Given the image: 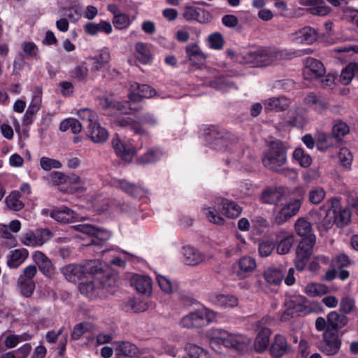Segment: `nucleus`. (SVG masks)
I'll list each match as a JSON object with an SVG mask.
<instances>
[{
    "instance_id": "nucleus-61",
    "label": "nucleus",
    "mask_w": 358,
    "mask_h": 358,
    "mask_svg": "<svg viewBox=\"0 0 358 358\" xmlns=\"http://www.w3.org/2000/svg\"><path fill=\"white\" fill-rule=\"evenodd\" d=\"M79 289L82 294H84L87 297H92L94 295L98 294L97 287L95 285V282L93 281L81 283L80 285Z\"/></svg>"
},
{
    "instance_id": "nucleus-38",
    "label": "nucleus",
    "mask_w": 358,
    "mask_h": 358,
    "mask_svg": "<svg viewBox=\"0 0 358 358\" xmlns=\"http://www.w3.org/2000/svg\"><path fill=\"white\" fill-rule=\"evenodd\" d=\"M303 292L310 297H317L327 294L329 288L324 284L310 282L304 287Z\"/></svg>"
},
{
    "instance_id": "nucleus-11",
    "label": "nucleus",
    "mask_w": 358,
    "mask_h": 358,
    "mask_svg": "<svg viewBox=\"0 0 358 358\" xmlns=\"http://www.w3.org/2000/svg\"><path fill=\"white\" fill-rule=\"evenodd\" d=\"M317 37V30L310 26L302 27L289 35V38L292 42L308 45L315 43Z\"/></svg>"
},
{
    "instance_id": "nucleus-43",
    "label": "nucleus",
    "mask_w": 358,
    "mask_h": 358,
    "mask_svg": "<svg viewBox=\"0 0 358 358\" xmlns=\"http://www.w3.org/2000/svg\"><path fill=\"white\" fill-rule=\"evenodd\" d=\"M289 113L290 117L287 122V124L298 128H302L307 124V117L301 111L294 110L289 111Z\"/></svg>"
},
{
    "instance_id": "nucleus-10",
    "label": "nucleus",
    "mask_w": 358,
    "mask_h": 358,
    "mask_svg": "<svg viewBox=\"0 0 358 358\" xmlns=\"http://www.w3.org/2000/svg\"><path fill=\"white\" fill-rule=\"evenodd\" d=\"M324 343L321 350L327 355H334L338 353L341 345V341L338 338L336 331L329 329H327L323 334Z\"/></svg>"
},
{
    "instance_id": "nucleus-24",
    "label": "nucleus",
    "mask_w": 358,
    "mask_h": 358,
    "mask_svg": "<svg viewBox=\"0 0 358 358\" xmlns=\"http://www.w3.org/2000/svg\"><path fill=\"white\" fill-rule=\"evenodd\" d=\"M110 59L111 53L109 48L103 47L99 50L94 56L90 57V59L94 61L92 69L99 71L110 62Z\"/></svg>"
},
{
    "instance_id": "nucleus-13",
    "label": "nucleus",
    "mask_w": 358,
    "mask_h": 358,
    "mask_svg": "<svg viewBox=\"0 0 358 358\" xmlns=\"http://www.w3.org/2000/svg\"><path fill=\"white\" fill-rule=\"evenodd\" d=\"M209 301L213 306L222 309L233 308L239 303L238 297L230 294H211Z\"/></svg>"
},
{
    "instance_id": "nucleus-16",
    "label": "nucleus",
    "mask_w": 358,
    "mask_h": 358,
    "mask_svg": "<svg viewBox=\"0 0 358 358\" xmlns=\"http://www.w3.org/2000/svg\"><path fill=\"white\" fill-rule=\"evenodd\" d=\"M112 145L117 155L127 162H131L136 154L133 146L122 142L117 135L112 139Z\"/></svg>"
},
{
    "instance_id": "nucleus-56",
    "label": "nucleus",
    "mask_w": 358,
    "mask_h": 358,
    "mask_svg": "<svg viewBox=\"0 0 358 358\" xmlns=\"http://www.w3.org/2000/svg\"><path fill=\"white\" fill-rule=\"evenodd\" d=\"M157 280L164 293L171 294L176 289V285L164 275H157Z\"/></svg>"
},
{
    "instance_id": "nucleus-21",
    "label": "nucleus",
    "mask_w": 358,
    "mask_h": 358,
    "mask_svg": "<svg viewBox=\"0 0 358 358\" xmlns=\"http://www.w3.org/2000/svg\"><path fill=\"white\" fill-rule=\"evenodd\" d=\"M332 210L335 212L334 222L338 227H343L350 220V212L348 208L340 209L338 208L340 202L336 198L330 200Z\"/></svg>"
},
{
    "instance_id": "nucleus-64",
    "label": "nucleus",
    "mask_w": 358,
    "mask_h": 358,
    "mask_svg": "<svg viewBox=\"0 0 358 358\" xmlns=\"http://www.w3.org/2000/svg\"><path fill=\"white\" fill-rule=\"evenodd\" d=\"M334 217L335 212L332 210L331 207L329 209L327 210L326 216L321 221L319 226L320 228L323 229L325 231H327L329 229H331L334 224H336V222H334Z\"/></svg>"
},
{
    "instance_id": "nucleus-4",
    "label": "nucleus",
    "mask_w": 358,
    "mask_h": 358,
    "mask_svg": "<svg viewBox=\"0 0 358 358\" xmlns=\"http://www.w3.org/2000/svg\"><path fill=\"white\" fill-rule=\"evenodd\" d=\"M315 239V236H312L309 238H303L299 243L294 260L295 266L298 271H301L305 268L307 262L313 253Z\"/></svg>"
},
{
    "instance_id": "nucleus-52",
    "label": "nucleus",
    "mask_w": 358,
    "mask_h": 358,
    "mask_svg": "<svg viewBox=\"0 0 358 358\" xmlns=\"http://www.w3.org/2000/svg\"><path fill=\"white\" fill-rule=\"evenodd\" d=\"M350 133V127L347 123L338 120L335 122L333 129L332 134L336 138H341Z\"/></svg>"
},
{
    "instance_id": "nucleus-22",
    "label": "nucleus",
    "mask_w": 358,
    "mask_h": 358,
    "mask_svg": "<svg viewBox=\"0 0 358 358\" xmlns=\"http://www.w3.org/2000/svg\"><path fill=\"white\" fill-rule=\"evenodd\" d=\"M34 262L40 271L47 277H50L54 273V267L51 260L42 252L36 251L32 255Z\"/></svg>"
},
{
    "instance_id": "nucleus-5",
    "label": "nucleus",
    "mask_w": 358,
    "mask_h": 358,
    "mask_svg": "<svg viewBox=\"0 0 358 358\" xmlns=\"http://www.w3.org/2000/svg\"><path fill=\"white\" fill-rule=\"evenodd\" d=\"M153 97H159L164 99L166 95L157 92V91L148 85H140L137 83H133L130 85L129 98L131 101L137 102L142 99H150Z\"/></svg>"
},
{
    "instance_id": "nucleus-32",
    "label": "nucleus",
    "mask_w": 358,
    "mask_h": 358,
    "mask_svg": "<svg viewBox=\"0 0 358 358\" xmlns=\"http://www.w3.org/2000/svg\"><path fill=\"white\" fill-rule=\"evenodd\" d=\"M28 257V251L26 249H16L10 251L7 264L10 268H15L22 264Z\"/></svg>"
},
{
    "instance_id": "nucleus-39",
    "label": "nucleus",
    "mask_w": 358,
    "mask_h": 358,
    "mask_svg": "<svg viewBox=\"0 0 358 358\" xmlns=\"http://www.w3.org/2000/svg\"><path fill=\"white\" fill-rule=\"evenodd\" d=\"M134 48L136 57L141 63L147 64L151 61L152 54L149 45L143 42H137Z\"/></svg>"
},
{
    "instance_id": "nucleus-33",
    "label": "nucleus",
    "mask_w": 358,
    "mask_h": 358,
    "mask_svg": "<svg viewBox=\"0 0 358 358\" xmlns=\"http://www.w3.org/2000/svg\"><path fill=\"white\" fill-rule=\"evenodd\" d=\"M305 103L320 113L324 112L328 108L326 100L313 93H310L306 96Z\"/></svg>"
},
{
    "instance_id": "nucleus-50",
    "label": "nucleus",
    "mask_w": 358,
    "mask_h": 358,
    "mask_svg": "<svg viewBox=\"0 0 358 358\" xmlns=\"http://www.w3.org/2000/svg\"><path fill=\"white\" fill-rule=\"evenodd\" d=\"M185 349L191 358H210L205 350L195 344L188 343Z\"/></svg>"
},
{
    "instance_id": "nucleus-41",
    "label": "nucleus",
    "mask_w": 358,
    "mask_h": 358,
    "mask_svg": "<svg viewBox=\"0 0 358 358\" xmlns=\"http://www.w3.org/2000/svg\"><path fill=\"white\" fill-rule=\"evenodd\" d=\"M283 196L281 189L277 188H268L265 189L262 195V200L266 203H276L280 201Z\"/></svg>"
},
{
    "instance_id": "nucleus-44",
    "label": "nucleus",
    "mask_w": 358,
    "mask_h": 358,
    "mask_svg": "<svg viewBox=\"0 0 358 358\" xmlns=\"http://www.w3.org/2000/svg\"><path fill=\"white\" fill-rule=\"evenodd\" d=\"M358 73V63L349 64L341 72L340 80L342 84L348 85Z\"/></svg>"
},
{
    "instance_id": "nucleus-3",
    "label": "nucleus",
    "mask_w": 358,
    "mask_h": 358,
    "mask_svg": "<svg viewBox=\"0 0 358 358\" xmlns=\"http://www.w3.org/2000/svg\"><path fill=\"white\" fill-rule=\"evenodd\" d=\"M286 162V150L280 141L272 142L269 150L263 158L264 166L273 171L280 172Z\"/></svg>"
},
{
    "instance_id": "nucleus-2",
    "label": "nucleus",
    "mask_w": 358,
    "mask_h": 358,
    "mask_svg": "<svg viewBox=\"0 0 358 358\" xmlns=\"http://www.w3.org/2000/svg\"><path fill=\"white\" fill-rule=\"evenodd\" d=\"M218 313L206 307L194 310L180 320V325L187 329H199L215 322Z\"/></svg>"
},
{
    "instance_id": "nucleus-47",
    "label": "nucleus",
    "mask_w": 358,
    "mask_h": 358,
    "mask_svg": "<svg viewBox=\"0 0 358 358\" xmlns=\"http://www.w3.org/2000/svg\"><path fill=\"white\" fill-rule=\"evenodd\" d=\"M20 193L18 191L11 192L6 199V203L8 208L18 211L24 207L23 203L20 200Z\"/></svg>"
},
{
    "instance_id": "nucleus-8",
    "label": "nucleus",
    "mask_w": 358,
    "mask_h": 358,
    "mask_svg": "<svg viewBox=\"0 0 358 358\" xmlns=\"http://www.w3.org/2000/svg\"><path fill=\"white\" fill-rule=\"evenodd\" d=\"M256 260L250 256H243L235 263L236 276L240 280L249 278L257 268Z\"/></svg>"
},
{
    "instance_id": "nucleus-60",
    "label": "nucleus",
    "mask_w": 358,
    "mask_h": 358,
    "mask_svg": "<svg viewBox=\"0 0 358 358\" xmlns=\"http://www.w3.org/2000/svg\"><path fill=\"white\" fill-rule=\"evenodd\" d=\"M211 87L222 90L227 91L234 87L233 83L229 78H218L210 83Z\"/></svg>"
},
{
    "instance_id": "nucleus-15",
    "label": "nucleus",
    "mask_w": 358,
    "mask_h": 358,
    "mask_svg": "<svg viewBox=\"0 0 358 358\" xmlns=\"http://www.w3.org/2000/svg\"><path fill=\"white\" fill-rule=\"evenodd\" d=\"M50 216L58 222L64 224L83 221L85 219L84 217H80L73 210L67 207H62L52 210Z\"/></svg>"
},
{
    "instance_id": "nucleus-58",
    "label": "nucleus",
    "mask_w": 358,
    "mask_h": 358,
    "mask_svg": "<svg viewBox=\"0 0 358 358\" xmlns=\"http://www.w3.org/2000/svg\"><path fill=\"white\" fill-rule=\"evenodd\" d=\"M209 47L213 50H221L224 46L222 35L219 32L210 34L208 37Z\"/></svg>"
},
{
    "instance_id": "nucleus-63",
    "label": "nucleus",
    "mask_w": 358,
    "mask_h": 358,
    "mask_svg": "<svg viewBox=\"0 0 358 358\" xmlns=\"http://www.w3.org/2000/svg\"><path fill=\"white\" fill-rule=\"evenodd\" d=\"M343 18L358 27V10L352 7H346L343 11Z\"/></svg>"
},
{
    "instance_id": "nucleus-34",
    "label": "nucleus",
    "mask_w": 358,
    "mask_h": 358,
    "mask_svg": "<svg viewBox=\"0 0 358 358\" xmlns=\"http://www.w3.org/2000/svg\"><path fill=\"white\" fill-rule=\"evenodd\" d=\"M348 322V317L344 314H339L336 311H331L327 315V324L332 331L343 328Z\"/></svg>"
},
{
    "instance_id": "nucleus-31",
    "label": "nucleus",
    "mask_w": 358,
    "mask_h": 358,
    "mask_svg": "<svg viewBox=\"0 0 358 358\" xmlns=\"http://www.w3.org/2000/svg\"><path fill=\"white\" fill-rule=\"evenodd\" d=\"M289 100L285 97H272L266 99L264 102L266 110L281 111L285 110L289 105Z\"/></svg>"
},
{
    "instance_id": "nucleus-35",
    "label": "nucleus",
    "mask_w": 358,
    "mask_h": 358,
    "mask_svg": "<svg viewBox=\"0 0 358 358\" xmlns=\"http://www.w3.org/2000/svg\"><path fill=\"white\" fill-rule=\"evenodd\" d=\"M294 229L296 234L303 238H309L310 236H315L313 234L310 222L306 218L298 219L294 224Z\"/></svg>"
},
{
    "instance_id": "nucleus-49",
    "label": "nucleus",
    "mask_w": 358,
    "mask_h": 358,
    "mask_svg": "<svg viewBox=\"0 0 358 358\" xmlns=\"http://www.w3.org/2000/svg\"><path fill=\"white\" fill-rule=\"evenodd\" d=\"M293 158L302 167H308L312 164L311 157L308 154L306 153L304 150L301 148L295 149L293 152Z\"/></svg>"
},
{
    "instance_id": "nucleus-57",
    "label": "nucleus",
    "mask_w": 358,
    "mask_h": 358,
    "mask_svg": "<svg viewBox=\"0 0 358 358\" xmlns=\"http://www.w3.org/2000/svg\"><path fill=\"white\" fill-rule=\"evenodd\" d=\"M77 114L81 120L89 122V127L94 124V122H97L96 113L89 108H81Z\"/></svg>"
},
{
    "instance_id": "nucleus-62",
    "label": "nucleus",
    "mask_w": 358,
    "mask_h": 358,
    "mask_svg": "<svg viewBox=\"0 0 358 358\" xmlns=\"http://www.w3.org/2000/svg\"><path fill=\"white\" fill-rule=\"evenodd\" d=\"M40 165L45 171H49L52 169H58L62 166V164L59 161L48 157H42L41 158Z\"/></svg>"
},
{
    "instance_id": "nucleus-25",
    "label": "nucleus",
    "mask_w": 358,
    "mask_h": 358,
    "mask_svg": "<svg viewBox=\"0 0 358 358\" xmlns=\"http://www.w3.org/2000/svg\"><path fill=\"white\" fill-rule=\"evenodd\" d=\"M307 300L302 295H295L286 300L285 306H288L296 315H304L307 313Z\"/></svg>"
},
{
    "instance_id": "nucleus-42",
    "label": "nucleus",
    "mask_w": 358,
    "mask_h": 358,
    "mask_svg": "<svg viewBox=\"0 0 358 358\" xmlns=\"http://www.w3.org/2000/svg\"><path fill=\"white\" fill-rule=\"evenodd\" d=\"M17 287L23 296L29 298L33 294L36 285L34 281L27 280L22 278H18Z\"/></svg>"
},
{
    "instance_id": "nucleus-9",
    "label": "nucleus",
    "mask_w": 358,
    "mask_h": 358,
    "mask_svg": "<svg viewBox=\"0 0 358 358\" xmlns=\"http://www.w3.org/2000/svg\"><path fill=\"white\" fill-rule=\"evenodd\" d=\"M275 57L276 53L274 51L262 48L249 52L250 62L257 66L271 64L275 61Z\"/></svg>"
},
{
    "instance_id": "nucleus-29",
    "label": "nucleus",
    "mask_w": 358,
    "mask_h": 358,
    "mask_svg": "<svg viewBox=\"0 0 358 358\" xmlns=\"http://www.w3.org/2000/svg\"><path fill=\"white\" fill-rule=\"evenodd\" d=\"M271 331L268 328H262L259 334H257L255 341V349L258 352H262L265 351L270 341V336Z\"/></svg>"
},
{
    "instance_id": "nucleus-45",
    "label": "nucleus",
    "mask_w": 358,
    "mask_h": 358,
    "mask_svg": "<svg viewBox=\"0 0 358 358\" xmlns=\"http://www.w3.org/2000/svg\"><path fill=\"white\" fill-rule=\"evenodd\" d=\"M116 350L119 355H124L130 357H135L138 353V348L133 343L129 342H121L116 348Z\"/></svg>"
},
{
    "instance_id": "nucleus-46",
    "label": "nucleus",
    "mask_w": 358,
    "mask_h": 358,
    "mask_svg": "<svg viewBox=\"0 0 358 358\" xmlns=\"http://www.w3.org/2000/svg\"><path fill=\"white\" fill-rule=\"evenodd\" d=\"M148 308V303L136 299H129L124 305V309L126 311H131L134 313L143 312Z\"/></svg>"
},
{
    "instance_id": "nucleus-54",
    "label": "nucleus",
    "mask_w": 358,
    "mask_h": 358,
    "mask_svg": "<svg viewBox=\"0 0 358 358\" xmlns=\"http://www.w3.org/2000/svg\"><path fill=\"white\" fill-rule=\"evenodd\" d=\"M42 103V91L40 88L37 87L33 92L31 101L29 105L28 109L38 113L41 107Z\"/></svg>"
},
{
    "instance_id": "nucleus-23",
    "label": "nucleus",
    "mask_w": 358,
    "mask_h": 358,
    "mask_svg": "<svg viewBox=\"0 0 358 358\" xmlns=\"http://www.w3.org/2000/svg\"><path fill=\"white\" fill-rule=\"evenodd\" d=\"M113 184L127 194L136 198H141L148 192L143 187L136 186L125 180H116Z\"/></svg>"
},
{
    "instance_id": "nucleus-55",
    "label": "nucleus",
    "mask_w": 358,
    "mask_h": 358,
    "mask_svg": "<svg viewBox=\"0 0 358 358\" xmlns=\"http://www.w3.org/2000/svg\"><path fill=\"white\" fill-rule=\"evenodd\" d=\"M31 336L27 334H23V335H9L6 336L4 343L6 348H15L18 343H20L22 341H27L31 339Z\"/></svg>"
},
{
    "instance_id": "nucleus-1",
    "label": "nucleus",
    "mask_w": 358,
    "mask_h": 358,
    "mask_svg": "<svg viewBox=\"0 0 358 358\" xmlns=\"http://www.w3.org/2000/svg\"><path fill=\"white\" fill-rule=\"evenodd\" d=\"M220 208L222 214L229 218L237 217L241 213V208L236 203L223 198L217 199L211 206L204 207L203 213L211 223L222 224L224 219L219 212Z\"/></svg>"
},
{
    "instance_id": "nucleus-26",
    "label": "nucleus",
    "mask_w": 358,
    "mask_h": 358,
    "mask_svg": "<svg viewBox=\"0 0 358 358\" xmlns=\"http://www.w3.org/2000/svg\"><path fill=\"white\" fill-rule=\"evenodd\" d=\"M84 28L85 32L90 36L97 35L99 32L110 34L113 31L111 24L105 20H101L99 23L88 22Z\"/></svg>"
},
{
    "instance_id": "nucleus-53",
    "label": "nucleus",
    "mask_w": 358,
    "mask_h": 358,
    "mask_svg": "<svg viewBox=\"0 0 358 358\" xmlns=\"http://www.w3.org/2000/svg\"><path fill=\"white\" fill-rule=\"evenodd\" d=\"M355 309V301L353 298L349 296H344L341 298L339 303V310L343 314H349Z\"/></svg>"
},
{
    "instance_id": "nucleus-17",
    "label": "nucleus",
    "mask_w": 358,
    "mask_h": 358,
    "mask_svg": "<svg viewBox=\"0 0 358 358\" xmlns=\"http://www.w3.org/2000/svg\"><path fill=\"white\" fill-rule=\"evenodd\" d=\"M276 251L279 255L287 254L294 243V236L292 233L285 230L279 231L276 234Z\"/></svg>"
},
{
    "instance_id": "nucleus-14",
    "label": "nucleus",
    "mask_w": 358,
    "mask_h": 358,
    "mask_svg": "<svg viewBox=\"0 0 358 358\" xmlns=\"http://www.w3.org/2000/svg\"><path fill=\"white\" fill-rule=\"evenodd\" d=\"M182 17L186 21H196L201 24L208 23L211 20V15L209 12L191 6L185 7Z\"/></svg>"
},
{
    "instance_id": "nucleus-6",
    "label": "nucleus",
    "mask_w": 358,
    "mask_h": 358,
    "mask_svg": "<svg viewBox=\"0 0 358 358\" xmlns=\"http://www.w3.org/2000/svg\"><path fill=\"white\" fill-rule=\"evenodd\" d=\"M301 199H294L283 204L275 215V223L278 225L282 224L292 217L296 215L301 206Z\"/></svg>"
},
{
    "instance_id": "nucleus-36",
    "label": "nucleus",
    "mask_w": 358,
    "mask_h": 358,
    "mask_svg": "<svg viewBox=\"0 0 358 358\" xmlns=\"http://www.w3.org/2000/svg\"><path fill=\"white\" fill-rule=\"evenodd\" d=\"M89 129L91 139L94 143H102L108 139V134L106 129L101 127L97 122H94V124L90 127Z\"/></svg>"
},
{
    "instance_id": "nucleus-27",
    "label": "nucleus",
    "mask_w": 358,
    "mask_h": 358,
    "mask_svg": "<svg viewBox=\"0 0 358 358\" xmlns=\"http://www.w3.org/2000/svg\"><path fill=\"white\" fill-rule=\"evenodd\" d=\"M61 272L69 282H76L84 275L83 267L76 264H69L61 268Z\"/></svg>"
},
{
    "instance_id": "nucleus-51",
    "label": "nucleus",
    "mask_w": 358,
    "mask_h": 358,
    "mask_svg": "<svg viewBox=\"0 0 358 358\" xmlns=\"http://www.w3.org/2000/svg\"><path fill=\"white\" fill-rule=\"evenodd\" d=\"M118 124L122 127H128L136 134H141L144 133V129L139 123L135 122L129 117H122L118 120Z\"/></svg>"
},
{
    "instance_id": "nucleus-18",
    "label": "nucleus",
    "mask_w": 358,
    "mask_h": 358,
    "mask_svg": "<svg viewBox=\"0 0 358 358\" xmlns=\"http://www.w3.org/2000/svg\"><path fill=\"white\" fill-rule=\"evenodd\" d=\"M291 351L292 347L287 343L286 338L281 334H276L270 349L273 358H281Z\"/></svg>"
},
{
    "instance_id": "nucleus-48",
    "label": "nucleus",
    "mask_w": 358,
    "mask_h": 358,
    "mask_svg": "<svg viewBox=\"0 0 358 358\" xmlns=\"http://www.w3.org/2000/svg\"><path fill=\"white\" fill-rule=\"evenodd\" d=\"M112 22L116 29L123 30L127 29L131 24L132 20L127 14L120 13L113 16Z\"/></svg>"
},
{
    "instance_id": "nucleus-40",
    "label": "nucleus",
    "mask_w": 358,
    "mask_h": 358,
    "mask_svg": "<svg viewBox=\"0 0 358 358\" xmlns=\"http://www.w3.org/2000/svg\"><path fill=\"white\" fill-rule=\"evenodd\" d=\"M303 3L313 6L309 10L313 15L324 16L330 12V8L324 5L322 0H305Z\"/></svg>"
},
{
    "instance_id": "nucleus-37",
    "label": "nucleus",
    "mask_w": 358,
    "mask_h": 358,
    "mask_svg": "<svg viewBox=\"0 0 358 358\" xmlns=\"http://www.w3.org/2000/svg\"><path fill=\"white\" fill-rule=\"evenodd\" d=\"M186 52L189 59L195 64H202L206 60V56L196 44H190L186 47Z\"/></svg>"
},
{
    "instance_id": "nucleus-20",
    "label": "nucleus",
    "mask_w": 358,
    "mask_h": 358,
    "mask_svg": "<svg viewBox=\"0 0 358 358\" xmlns=\"http://www.w3.org/2000/svg\"><path fill=\"white\" fill-rule=\"evenodd\" d=\"M131 285L139 294L150 295L152 292V280L148 276L135 274L131 278Z\"/></svg>"
},
{
    "instance_id": "nucleus-12",
    "label": "nucleus",
    "mask_w": 358,
    "mask_h": 358,
    "mask_svg": "<svg viewBox=\"0 0 358 358\" xmlns=\"http://www.w3.org/2000/svg\"><path fill=\"white\" fill-rule=\"evenodd\" d=\"M326 70L323 64L314 58L309 57L306 61L303 76L306 80L319 78L325 74Z\"/></svg>"
},
{
    "instance_id": "nucleus-28",
    "label": "nucleus",
    "mask_w": 358,
    "mask_h": 358,
    "mask_svg": "<svg viewBox=\"0 0 358 358\" xmlns=\"http://www.w3.org/2000/svg\"><path fill=\"white\" fill-rule=\"evenodd\" d=\"M263 277L269 285H279L283 278L284 273L278 268L268 267L263 272Z\"/></svg>"
},
{
    "instance_id": "nucleus-19",
    "label": "nucleus",
    "mask_w": 358,
    "mask_h": 358,
    "mask_svg": "<svg viewBox=\"0 0 358 358\" xmlns=\"http://www.w3.org/2000/svg\"><path fill=\"white\" fill-rule=\"evenodd\" d=\"M184 262L190 266H196L206 260V256L197 249L190 246H184L182 249Z\"/></svg>"
},
{
    "instance_id": "nucleus-30",
    "label": "nucleus",
    "mask_w": 358,
    "mask_h": 358,
    "mask_svg": "<svg viewBox=\"0 0 358 358\" xmlns=\"http://www.w3.org/2000/svg\"><path fill=\"white\" fill-rule=\"evenodd\" d=\"M99 104L103 108H114L121 113L129 114L131 110L127 101H113L109 98L105 96L99 98Z\"/></svg>"
},
{
    "instance_id": "nucleus-59",
    "label": "nucleus",
    "mask_w": 358,
    "mask_h": 358,
    "mask_svg": "<svg viewBox=\"0 0 358 358\" xmlns=\"http://www.w3.org/2000/svg\"><path fill=\"white\" fill-rule=\"evenodd\" d=\"M326 192L322 187L313 188L308 194L309 201L313 204L320 203L325 197Z\"/></svg>"
},
{
    "instance_id": "nucleus-7",
    "label": "nucleus",
    "mask_w": 358,
    "mask_h": 358,
    "mask_svg": "<svg viewBox=\"0 0 358 358\" xmlns=\"http://www.w3.org/2000/svg\"><path fill=\"white\" fill-rule=\"evenodd\" d=\"M51 238V231L48 229H39L36 231H29L22 236L24 245L31 247L41 246Z\"/></svg>"
}]
</instances>
